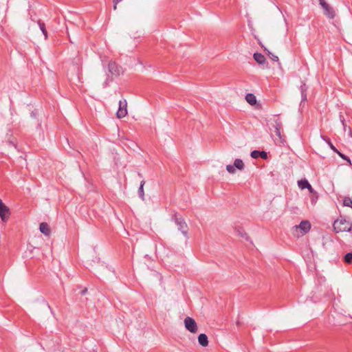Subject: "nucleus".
<instances>
[{"label": "nucleus", "instance_id": "nucleus-1", "mask_svg": "<svg viewBox=\"0 0 352 352\" xmlns=\"http://www.w3.org/2000/svg\"><path fill=\"white\" fill-rule=\"evenodd\" d=\"M333 230L336 232H350L352 230L351 223L343 218L336 219L333 224Z\"/></svg>", "mask_w": 352, "mask_h": 352}, {"label": "nucleus", "instance_id": "nucleus-2", "mask_svg": "<svg viewBox=\"0 0 352 352\" xmlns=\"http://www.w3.org/2000/svg\"><path fill=\"white\" fill-rule=\"evenodd\" d=\"M172 220L177 226L178 230H180L185 236H187L188 230V226L183 217L180 215H177V214H175L172 217Z\"/></svg>", "mask_w": 352, "mask_h": 352}, {"label": "nucleus", "instance_id": "nucleus-3", "mask_svg": "<svg viewBox=\"0 0 352 352\" xmlns=\"http://www.w3.org/2000/svg\"><path fill=\"white\" fill-rule=\"evenodd\" d=\"M11 214L10 208L0 199V218L3 222H6Z\"/></svg>", "mask_w": 352, "mask_h": 352}, {"label": "nucleus", "instance_id": "nucleus-4", "mask_svg": "<svg viewBox=\"0 0 352 352\" xmlns=\"http://www.w3.org/2000/svg\"><path fill=\"white\" fill-rule=\"evenodd\" d=\"M127 113V102L125 99L120 100L119 101V107L116 116L118 118H124Z\"/></svg>", "mask_w": 352, "mask_h": 352}, {"label": "nucleus", "instance_id": "nucleus-5", "mask_svg": "<svg viewBox=\"0 0 352 352\" xmlns=\"http://www.w3.org/2000/svg\"><path fill=\"white\" fill-rule=\"evenodd\" d=\"M109 73L114 76H118L122 73V69L116 62L110 61L108 64Z\"/></svg>", "mask_w": 352, "mask_h": 352}, {"label": "nucleus", "instance_id": "nucleus-6", "mask_svg": "<svg viewBox=\"0 0 352 352\" xmlns=\"http://www.w3.org/2000/svg\"><path fill=\"white\" fill-rule=\"evenodd\" d=\"M184 324L186 329L191 333H196L197 331V325L195 320L190 318L186 317L184 319Z\"/></svg>", "mask_w": 352, "mask_h": 352}, {"label": "nucleus", "instance_id": "nucleus-7", "mask_svg": "<svg viewBox=\"0 0 352 352\" xmlns=\"http://www.w3.org/2000/svg\"><path fill=\"white\" fill-rule=\"evenodd\" d=\"M295 229L297 230L300 229L302 235L307 233L311 229V223L309 221H302L298 226H295Z\"/></svg>", "mask_w": 352, "mask_h": 352}, {"label": "nucleus", "instance_id": "nucleus-8", "mask_svg": "<svg viewBox=\"0 0 352 352\" xmlns=\"http://www.w3.org/2000/svg\"><path fill=\"white\" fill-rule=\"evenodd\" d=\"M322 8L324 10V15L329 19H332L336 16V12L334 9L327 3L322 6Z\"/></svg>", "mask_w": 352, "mask_h": 352}, {"label": "nucleus", "instance_id": "nucleus-9", "mask_svg": "<svg viewBox=\"0 0 352 352\" xmlns=\"http://www.w3.org/2000/svg\"><path fill=\"white\" fill-rule=\"evenodd\" d=\"M250 156L254 159H256L258 157H261L262 159H267V153L263 151H259L255 150L251 152Z\"/></svg>", "mask_w": 352, "mask_h": 352}, {"label": "nucleus", "instance_id": "nucleus-10", "mask_svg": "<svg viewBox=\"0 0 352 352\" xmlns=\"http://www.w3.org/2000/svg\"><path fill=\"white\" fill-rule=\"evenodd\" d=\"M39 230L41 233L46 236H49L50 234V228L49 227V225L45 222L40 223Z\"/></svg>", "mask_w": 352, "mask_h": 352}, {"label": "nucleus", "instance_id": "nucleus-11", "mask_svg": "<svg viewBox=\"0 0 352 352\" xmlns=\"http://www.w3.org/2000/svg\"><path fill=\"white\" fill-rule=\"evenodd\" d=\"M199 344L202 346H207L208 345V336L205 333H201L198 336Z\"/></svg>", "mask_w": 352, "mask_h": 352}, {"label": "nucleus", "instance_id": "nucleus-12", "mask_svg": "<svg viewBox=\"0 0 352 352\" xmlns=\"http://www.w3.org/2000/svg\"><path fill=\"white\" fill-rule=\"evenodd\" d=\"M254 59L258 63V64H263L265 63V57L261 53L256 52L253 55Z\"/></svg>", "mask_w": 352, "mask_h": 352}, {"label": "nucleus", "instance_id": "nucleus-13", "mask_svg": "<svg viewBox=\"0 0 352 352\" xmlns=\"http://www.w3.org/2000/svg\"><path fill=\"white\" fill-rule=\"evenodd\" d=\"M235 232L237 233V234L242 238H244L245 240H249V236H248V234L245 232V230L242 228H236Z\"/></svg>", "mask_w": 352, "mask_h": 352}, {"label": "nucleus", "instance_id": "nucleus-14", "mask_svg": "<svg viewBox=\"0 0 352 352\" xmlns=\"http://www.w3.org/2000/svg\"><path fill=\"white\" fill-rule=\"evenodd\" d=\"M245 99L247 102L252 105L256 104V96L253 94H248L245 96Z\"/></svg>", "mask_w": 352, "mask_h": 352}, {"label": "nucleus", "instance_id": "nucleus-15", "mask_svg": "<svg viewBox=\"0 0 352 352\" xmlns=\"http://www.w3.org/2000/svg\"><path fill=\"white\" fill-rule=\"evenodd\" d=\"M234 166L239 170H243L245 167L244 163L241 159H236L234 162Z\"/></svg>", "mask_w": 352, "mask_h": 352}, {"label": "nucleus", "instance_id": "nucleus-16", "mask_svg": "<svg viewBox=\"0 0 352 352\" xmlns=\"http://www.w3.org/2000/svg\"><path fill=\"white\" fill-rule=\"evenodd\" d=\"M298 185L301 189H305L310 187V184L306 179L299 180L298 182Z\"/></svg>", "mask_w": 352, "mask_h": 352}, {"label": "nucleus", "instance_id": "nucleus-17", "mask_svg": "<svg viewBox=\"0 0 352 352\" xmlns=\"http://www.w3.org/2000/svg\"><path fill=\"white\" fill-rule=\"evenodd\" d=\"M321 138L324 142L327 143L331 150H333L334 152H338V149L334 146V145L331 142V140L327 136L321 135Z\"/></svg>", "mask_w": 352, "mask_h": 352}, {"label": "nucleus", "instance_id": "nucleus-18", "mask_svg": "<svg viewBox=\"0 0 352 352\" xmlns=\"http://www.w3.org/2000/svg\"><path fill=\"white\" fill-rule=\"evenodd\" d=\"M38 24L40 28V30H41L42 33L45 36V38L47 39V32L45 28V24L41 20L38 21Z\"/></svg>", "mask_w": 352, "mask_h": 352}, {"label": "nucleus", "instance_id": "nucleus-19", "mask_svg": "<svg viewBox=\"0 0 352 352\" xmlns=\"http://www.w3.org/2000/svg\"><path fill=\"white\" fill-rule=\"evenodd\" d=\"M145 184V181L144 180H142L141 182H140V186L139 187V189H138V195L139 197L142 199L144 200V185Z\"/></svg>", "mask_w": 352, "mask_h": 352}, {"label": "nucleus", "instance_id": "nucleus-20", "mask_svg": "<svg viewBox=\"0 0 352 352\" xmlns=\"http://www.w3.org/2000/svg\"><path fill=\"white\" fill-rule=\"evenodd\" d=\"M282 125L280 122H276V124L274 125L275 128V134L278 136L281 139V134H280V129H281Z\"/></svg>", "mask_w": 352, "mask_h": 352}, {"label": "nucleus", "instance_id": "nucleus-21", "mask_svg": "<svg viewBox=\"0 0 352 352\" xmlns=\"http://www.w3.org/2000/svg\"><path fill=\"white\" fill-rule=\"evenodd\" d=\"M343 261L345 263L351 264L352 263V252L346 253L344 256Z\"/></svg>", "mask_w": 352, "mask_h": 352}, {"label": "nucleus", "instance_id": "nucleus-22", "mask_svg": "<svg viewBox=\"0 0 352 352\" xmlns=\"http://www.w3.org/2000/svg\"><path fill=\"white\" fill-rule=\"evenodd\" d=\"M300 91H301V94H302V101L307 100V94H306L307 87H305V85H302L300 86Z\"/></svg>", "mask_w": 352, "mask_h": 352}, {"label": "nucleus", "instance_id": "nucleus-23", "mask_svg": "<svg viewBox=\"0 0 352 352\" xmlns=\"http://www.w3.org/2000/svg\"><path fill=\"white\" fill-rule=\"evenodd\" d=\"M343 205L352 208V199L350 197H344L343 199Z\"/></svg>", "mask_w": 352, "mask_h": 352}, {"label": "nucleus", "instance_id": "nucleus-24", "mask_svg": "<svg viewBox=\"0 0 352 352\" xmlns=\"http://www.w3.org/2000/svg\"><path fill=\"white\" fill-rule=\"evenodd\" d=\"M318 198V193L316 192H314V193L311 195L310 200L312 205H315L317 202Z\"/></svg>", "mask_w": 352, "mask_h": 352}, {"label": "nucleus", "instance_id": "nucleus-25", "mask_svg": "<svg viewBox=\"0 0 352 352\" xmlns=\"http://www.w3.org/2000/svg\"><path fill=\"white\" fill-rule=\"evenodd\" d=\"M265 51H267L268 53L269 57L274 61H278V57L274 54H273L272 52H270L269 50H267L266 48H264Z\"/></svg>", "mask_w": 352, "mask_h": 352}, {"label": "nucleus", "instance_id": "nucleus-26", "mask_svg": "<svg viewBox=\"0 0 352 352\" xmlns=\"http://www.w3.org/2000/svg\"><path fill=\"white\" fill-rule=\"evenodd\" d=\"M226 170L229 173L234 174L236 172L234 165L228 164L226 166Z\"/></svg>", "mask_w": 352, "mask_h": 352}, {"label": "nucleus", "instance_id": "nucleus-27", "mask_svg": "<svg viewBox=\"0 0 352 352\" xmlns=\"http://www.w3.org/2000/svg\"><path fill=\"white\" fill-rule=\"evenodd\" d=\"M342 159L346 160V162H348L349 164H351V160L349 159V157H347L346 155H344L343 153H340V151H338V152H336Z\"/></svg>", "mask_w": 352, "mask_h": 352}, {"label": "nucleus", "instance_id": "nucleus-28", "mask_svg": "<svg viewBox=\"0 0 352 352\" xmlns=\"http://www.w3.org/2000/svg\"><path fill=\"white\" fill-rule=\"evenodd\" d=\"M340 122H342V126H343V128H344V130L346 131V124L345 123V120H344V118L343 116L342 115H340Z\"/></svg>", "mask_w": 352, "mask_h": 352}, {"label": "nucleus", "instance_id": "nucleus-29", "mask_svg": "<svg viewBox=\"0 0 352 352\" xmlns=\"http://www.w3.org/2000/svg\"><path fill=\"white\" fill-rule=\"evenodd\" d=\"M122 0H113V10H116L117 9V4L120 2Z\"/></svg>", "mask_w": 352, "mask_h": 352}, {"label": "nucleus", "instance_id": "nucleus-30", "mask_svg": "<svg viewBox=\"0 0 352 352\" xmlns=\"http://www.w3.org/2000/svg\"><path fill=\"white\" fill-rule=\"evenodd\" d=\"M87 292V288H84L83 289H82V290L80 291V294H81L82 296H83V295H85Z\"/></svg>", "mask_w": 352, "mask_h": 352}, {"label": "nucleus", "instance_id": "nucleus-31", "mask_svg": "<svg viewBox=\"0 0 352 352\" xmlns=\"http://www.w3.org/2000/svg\"><path fill=\"white\" fill-rule=\"evenodd\" d=\"M307 189L309 190V191L310 192L311 194H313L314 193V188L311 187V186L310 185V187H308Z\"/></svg>", "mask_w": 352, "mask_h": 352}, {"label": "nucleus", "instance_id": "nucleus-32", "mask_svg": "<svg viewBox=\"0 0 352 352\" xmlns=\"http://www.w3.org/2000/svg\"><path fill=\"white\" fill-rule=\"evenodd\" d=\"M319 3H320V5L321 6V7L327 3L325 0H319Z\"/></svg>", "mask_w": 352, "mask_h": 352}, {"label": "nucleus", "instance_id": "nucleus-33", "mask_svg": "<svg viewBox=\"0 0 352 352\" xmlns=\"http://www.w3.org/2000/svg\"><path fill=\"white\" fill-rule=\"evenodd\" d=\"M107 85H108V84H107V80H106V81L104 82V87H107Z\"/></svg>", "mask_w": 352, "mask_h": 352}, {"label": "nucleus", "instance_id": "nucleus-34", "mask_svg": "<svg viewBox=\"0 0 352 352\" xmlns=\"http://www.w3.org/2000/svg\"><path fill=\"white\" fill-rule=\"evenodd\" d=\"M138 176H139V177H142V175L140 173H138Z\"/></svg>", "mask_w": 352, "mask_h": 352}]
</instances>
